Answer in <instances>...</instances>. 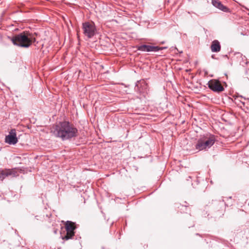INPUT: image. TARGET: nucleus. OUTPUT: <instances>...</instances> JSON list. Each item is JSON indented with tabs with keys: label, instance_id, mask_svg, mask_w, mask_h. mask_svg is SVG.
<instances>
[{
	"label": "nucleus",
	"instance_id": "nucleus-1",
	"mask_svg": "<svg viewBox=\"0 0 249 249\" xmlns=\"http://www.w3.org/2000/svg\"><path fill=\"white\" fill-rule=\"evenodd\" d=\"M51 133L62 141L71 140L78 135V129L69 121L59 122L51 128Z\"/></svg>",
	"mask_w": 249,
	"mask_h": 249
},
{
	"label": "nucleus",
	"instance_id": "nucleus-2",
	"mask_svg": "<svg viewBox=\"0 0 249 249\" xmlns=\"http://www.w3.org/2000/svg\"><path fill=\"white\" fill-rule=\"evenodd\" d=\"M11 40L15 45L27 48L36 41V39L34 36L29 32L23 31L14 36L11 38Z\"/></svg>",
	"mask_w": 249,
	"mask_h": 249
},
{
	"label": "nucleus",
	"instance_id": "nucleus-3",
	"mask_svg": "<svg viewBox=\"0 0 249 249\" xmlns=\"http://www.w3.org/2000/svg\"><path fill=\"white\" fill-rule=\"evenodd\" d=\"M216 141L215 136L210 133L202 136L196 144V149L199 151L206 150L211 147Z\"/></svg>",
	"mask_w": 249,
	"mask_h": 249
},
{
	"label": "nucleus",
	"instance_id": "nucleus-4",
	"mask_svg": "<svg viewBox=\"0 0 249 249\" xmlns=\"http://www.w3.org/2000/svg\"><path fill=\"white\" fill-rule=\"evenodd\" d=\"M82 29L84 36L88 38H92L96 34L97 30L92 21H87L82 23Z\"/></svg>",
	"mask_w": 249,
	"mask_h": 249
},
{
	"label": "nucleus",
	"instance_id": "nucleus-5",
	"mask_svg": "<svg viewBox=\"0 0 249 249\" xmlns=\"http://www.w3.org/2000/svg\"><path fill=\"white\" fill-rule=\"evenodd\" d=\"M65 227L67 233L62 237V239L68 240L72 239L75 235L74 230L76 228L75 223L71 221H67L65 223Z\"/></svg>",
	"mask_w": 249,
	"mask_h": 249
},
{
	"label": "nucleus",
	"instance_id": "nucleus-6",
	"mask_svg": "<svg viewBox=\"0 0 249 249\" xmlns=\"http://www.w3.org/2000/svg\"><path fill=\"white\" fill-rule=\"evenodd\" d=\"M208 87L214 92L219 93L224 90L220 81L216 79H212L207 84Z\"/></svg>",
	"mask_w": 249,
	"mask_h": 249
},
{
	"label": "nucleus",
	"instance_id": "nucleus-7",
	"mask_svg": "<svg viewBox=\"0 0 249 249\" xmlns=\"http://www.w3.org/2000/svg\"><path fill=\"white\" fill-rule=\"evenodd\" d=\"M18 176L16 168L0 169V180H3L6 177H15Z\"/></svg>",
	"mask_w": 249,
	"mask_h": 249
},
{
	"label": "nucleus",
	"instance_id": "nucleus-8",
	"mask_svg": "<svg viewBox=\"0 0 249 249\" xmlns=\"http://www.w3.org/2000/svg\"><path fill=\"white\" fill-rule=\"evenodd\" d=\"M166 47H160L148 45H142L137 47L138 50L143 52H158L160 50L166 49Z\"/></svg>",
	"mask_w": 249,
	"mask_h": 249
},
{
	"label": "nucleus",
	"instance_id": "nucleus-9",
	"mask_svg": "<svg viewBox=\"0 0 249 249\" xmlns=\"http://www.w3.org/2000/svg\"><path fill=\"white\" fill-rule=\"evenodd\" d=\"M5 142L9 144H15L18 142L15 129H12L9 134L5 137Z\"/></svg>",
	"mask_w": 249,
	"mask_h": 249
},
{
	"label": "nucleus",
	"instance_id": "nucleus-10",
	"mask_svg": "<svg viewBox=\"0 0 249 249\" xmlns=\"http://www.w3.org/2000/svg\"><path fill=\"white\" fill-rule=\"evenodd\" d=\"M211 49L212 52L217 53L221 50L220 42L217 40H214L211 44Z\"/></svg>",
	"mask_w": 249,
	"mask_h": 249
},
{
	"label": "nucleus",
	"instance_id": "nucleus-11",
	"mask_svg": "<svg viewBox=\"0 0 249 249\" xmlns=\"http://www.w3.org/2000/svg\"><path fill=\"white\" fill-rule=\"evenodd\" d=\"M146 87L147 84L144 81H140V82H137L135 86V89L139 90L140 92H144Z\"/></svg>",
	"mask_w": 249,
	"mask_h": 249
},
{
	"label": "nucleus",
	"instance_id": "nucleus-12",
	"mask_svg": "<svg viewBox=\"0 0 249 249\" xmlns=\"http://www.w3.org/2000/svg\"><path fill=\"white\" fill-rule=\"evenodd\" d=\"M212 3L214 6L224 12H228L229 10L228 8L223 5L219 0H212Z\"/></svg>",
	"mask_w": 249,
	"mask_h": 249
},
{
	"label": "nucleus",
	"instance_id": "nucleus-13",
	"mask_svg": "<svg viewBox=\"0 0 249 249\" xmlns=\"http://www.w3.org/2000/svg\"><path fill=\"white\" fill-rule=\"evenodd\" d=\"M234 102L237 106H240L241 107H242L241 105L244 107L245 106V102L239 100V96H237L234 98Z\"/></svg>",
	"mask_w": 249,
	"mask_h": 249
},
{
	"label": "nucleus",
	"instance_id": "nucleus-14",
	"mask_svg": "<svg viewBox=\"0 0 249 249\" xmlns=\"http://www.w3.org/2000/svg\"><path fill=\"white\" fill-rule=\"evenodd\" d=\"M189 204L187 202H184V204H182L181 206L182 207H189Z\"/></svg>",
	"mask_w": 249,
	"mask_h": 249
},
{
	"label": "nucleus",
	"instance_id": "nucleus-15",
	"mask_svg": "<svg viewBox=\"0 0 249 249\" xmlns=\"http://www.w3.org/2000/svg\"><path fill=\"white\" fill-rule=\"evenodd\" d=\"M207 74H208V72H207V71H206L205 72V75H207Z\"/></svg>",
	"mask_w": 249,
	"mask_h": 249
},
{
	"label": "nucleus",
	"instance_id": "nucleus-16",
	"mask_svg": "<svg viewBox=\"0 0 249 249\" xmlns=\"http://www.w3.org/2000/svg\"><path fill=\"white\" fill-rule=\"evenodd\" d=\"M212 57L213 58H214L213 55L212 56Z\"/></svg>",
	"mask_w": 249,
	"mask_h": 249
},
{
	"label": "nucleus",
	"instance_id": "nucleus-17",
	"mask_svg": "<svg viewBox=\"0 0 249 249\" xmlns=\"http://www.w3.org/2000/svg\"><path fill=\"white\" fill-rule=\"evenodd\" d=\"M248 15H249V13L248 14Z\"/></svg>",
	"mask_w": 249,
	"mask_h": 249
}]
</instances>
